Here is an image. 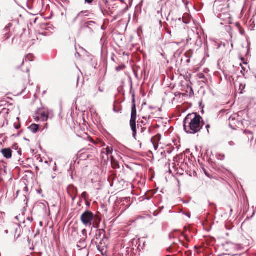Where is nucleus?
Returning <instances> with one entry per match:
<instances>
[{
	"mask_svg": "<svg viewBox=\"0 0 256 256\" xmlns=\"http://www.w3.org/2000/svg\"><path fill=\"white\" fill-rule=\"evenodd\" d=\"M183 123L184 131L190 134L198 133L204 124L202 118L196 113L188 114L184 118Z\"/></svg>",
	"mask_w": 256,
	"mask_h": 256,
	"instance_id": "f257e3e1",
	"label": "nucleus"
},
{
	"mask_svg": "<svg viewBox=\"0 0 256 256\" xmlns=\"http://www.w3.org/2000/svg\"><path fill=\"white\" fill-rule=\"evenodd\" d=\"M80 220L86 227H90L92 226L98 227L100 222L99 218L88 210L82 213L80 216Z\"/></svg>",
	"mask_w": 256,
	"mask_h": 256,
	"instance_id": "f03ea898",
	"label": "nucleus"
},
{
	"mask_svg": "<svg viewBox=\"0 0 256 256\" xmlns=\"http://www.w3.org/2000/svg\"><path fill=\"white\" fill-rule=\"evenodd\" d=\"M132 102L134 103L133 106L132 108L131 118L130 120V126L131 129L132 131L133 136L135 138L136 134V110L135 105V100L133 98Z\"/></svg>",
	"mask_w": 256,
	"mask_h": 256,
	"instance_id": "7ed1b4c3",
	"label": "nucleus"
},
{
	"mask_svg": "<svg viewBox=\"0 0 256 256\" xmlns=\"http://www.w3.org/2000/svg\"><path fill=\"white\" fill-rule=\"evenodd\" d=\"M52 113V112L48 110H40L37 112L38 116H34V120L36 121L40 120L42 122H46Z\"/></svg>",
	"mask_w": 256,
	"mask_h": 256,
	"instance_id": "20e7f679",
	"label": "nucleus"
},
{
	"mask_svg": "<svg viewBox=\"0 0 256 256\" xmlns=\"http://www.w3.org/2000/svg\"><path fill=\"white\" fill-rule=\"evenodd\" d=\"M228 120L229 126L232 130H236L241 124L240 121L239 120V116L236 114L232 115L229 118Z\"/></svg>",
	"mask_w": 256,
	"mask_h": 256,
	"instance_id": "39448f33",
	"label": "nucleus"
},
{
	"mask_svg": "<svg viewBox=\"0 0 256 256\" xmlns=\"http://www.w3.org/2000/svg\"><path fill=\"white\" fill-rule=\"evenodd\" d=\"M1 152L4 157L6 159H10L12 157V151L10 148H4L1 150Z\"/></svg>",
	"mask_w": 256,
	"mask_h": 256,
	"instance_id": "423d86ee",
	"label": "nucleus"
},
{
	"mask_svg": "<svg viewBox=\"0 0 256 256\" xmlns=\"http://www.w3.org/2000/svg\"><path fill=\"white\" fill-rule=\"evenodd\" d=\"M113 152V147L112 146H108L106 148H104L102 151V154H105L107 156L112 154Z\"/></svg>",
	"mask_w": 256,
	"mask_h": 256,
	"instance_id": "0eeeda50",
	"label": "nucleus"
},
{
	"mask_svg": "<svg viewBox=\"0 0 256 256\" xmlns=\"http://www.w3.org/2000/svg\"><path fill=\"white\" fill-rule=\"evenodd\" d=\"M86 238L81 239L78 243L77 247L80 248V250L85 248L86 247L87 244L86 242Z\"/></svg>",
	"mask_w": 256,
	"mask_h": 256,
	"instance_id": "6e6552de",
	"label": "nucleus"
},
{
	"mask_svg": "<svg viewBox=\"0 0 256 256\" xmlns=\"http://www.w3.org/2000/svg\"><path fill=\"white\" fill-rule=\"evenodd\" d=\"M236 84L238 85L240 94H242L244 90L246 88V84L238 81L236 82Z\"/></svg>",
	"mask_w": 256,
	"mask_h": 256,
	"instance_id": "1a4fd4ad",
	"label": "nucleus"
},
{
	"mask_svg": "<svg viewBox=\"0 0 256 256\" xmlns=\"http://www.w3.org/2000/svg\"><path fill=\"white\" fill-rule=\"evenodd\" d=\"M28 128L33 133H36L38 132V126L36 124H32Z\"/></svg>",
	"mask_w": 256,
	"mask_h": 256,
	"instance_id": "9d476101",
	"label": "nucleus"
},
{
	"mask_svg": "<svg viewBox=\"0 0 256 256\" xmlns=\"http://www.w3.org/2000/svg\"><path fill=\"white\" fill-rule=\"evenodd\" d=\"M160 136H156V138H152V140H151V142H152V143L153 144V145H154V148H155V149H156V150L158 148V146L154 144V139H158V140H160Z\"/></svg>",
	"mask_w": 256,
	"mask_h": 256,
	"instance_id": "9b49d317",
	"label": "nucleus"
},
{
	"mask_svg": "<svg viewBox=\"0 0 256 256\" xmlns=\"http://www.w3.org/2000/svg\"><path fill=\"white\" fill-rule=\"evenodd\" d=\"M126 68V66L124 64H122L116 67V71L118 72L120 70H124Z\"/></svg>",
	"mask_w": 256,
	"mask_h": 256,
	"instance_id": "f8f14e48",
	"label": "nucleus"
},
{
	"mask_svg": "<svg viewBox=\"0 0 256 256\" xmlns=\"http://www.w3.org/2000/svg\"><path fill=\"white\" fill-rule=\"evenodd\" d=\"M86 12H79L78 15L76 16V17L75 18V20L78 18L79 17H81V16H83V14L84 13H86Z\"/></svg>",
	"mask_w": 256,
	"mask_h": 256,
	"instance_id": "ddd939ff",
	"label": "nucleus"
},
{
	"mask_svg": "<svg viewBox=\"0 0 256 256\" xmlns=\"http://www.w3.org/2000/svg\"><path fill=\"white\" fill-rule=\"evenodd\" d=\"M27 220L30 222H32L33 219L32 217H28L27 218Z\"/></svg>",
	"mask_w": 256,
	"mask_h": 256,
	"instance_id": "4468645a",
	"label": "nucleus"
},
{
	"mask_svg": "<svg viewBox=\"0 0 256 256\" xmlns=\"http://www.w3.org/2000/svg\"><path fill=\"white\" fill-rule=\"evenodd\" d=\"M82 233L84 235L86 234V229H84L82 230Z\"/></svg>",
	"mask_w": 256,
	"mask_h": 256,
	"instance_id": "2eb2a0df",
	"label": "nucleus"
},
{
	"mask_svg": "<svg viewBox=\"0 0 256 256\" xmlns=\"http://www.w3.org/2000/svg\"><path fill=\"white\" fill-rule=\"evenodd\" d=\"M206 128L207 129V130H208V132H209V128H210V124H207L206 126Z\"/></svg>",
	"mask_w": 256,
	"mask_h": 256,
	"instance_id": "dca6fc26",
	"label": "nucleus"
},
{
	"mask_svg": "<svg viewBox=\"0 0 256 256\" xmlns=\"http://www.w3.org/2000/svg\"><path fill=\"white\" fill-rule=\"evenodd\" d=\"M85 2L88 4H90L92 2V0H85Z\"/></svg>",
	"mask_w": 256,
	"mask_h": 256,
	"instance_id": "f3484780",
	"label": "nucleus"
},
{
	"mask_svg": "<svg viewBox=\"0 0 256 256\" xmlns=\"http://www.w3.org/2000/svg\"><path fill=\"white\" fill-rule=\"evenodd\" d=\"M98 90L100 92H103L104 91V90L103 88H101L100 87H99L98 88Z\"/></svg>",
	"mask_w": 256,
	"mask_h": 256,
	"instance_id": "a211bd4d",
	"label": "nucleus"
},
{
	"mask_svg": "<svg viewBox=\"0 0 256 256\" xmlns=\"http://www.w3.org/2000/svg\"><path fill=\"white\" fill-rule=\"evenodd\" d=\"M86 192H84L82 194V196L83 197H85L86 196Z\"/></svg>",
	"mask_w": 256,
	"mask_h": 256,
	"instance_id": "6ab92c4d",
	"label": "nucleus"
},
{
	"mask_svg": "<svg viewBox=\"0 0 256 256\" xmlns=\"http://www.w3.org/2000/svg\"><path fill=\"white\" fill-rule=\"evenodd\" d=\"M12 24H9L8 25V26H6V29H7L8 28H9V27L11 26H12Z\"/></svg>",
	"mask_w": 256,
	"mask_h": 256,
	"instance_id": "aec40b11",
	"label": "nucleus"
},
{
	"mask_svg": "<svg viewBox=\"0 0 256 256\" xmlns=\"http://www.w3.org/2000/svg\"><path fill=\"white\" fill-rule=\"evenodd\" d=\"M229 144H230V146H233V145H234V142H229Z\"/></svg>",
	"mask_w": 256,
	"mask_h": 256,
	"instance_id": "412c9836",
	"label": "nucleus"
},
{
	"mask_svg": "<svg viewBox=\"0 0 256 256\" xmlns=\"http://www.w3.org/2000/svg\"><path fill=\"white\" fill-rule=\"evenodd\" d=\"M186 216L188 217V218H190V214H186Z\"/></svg>",
	"mask_w": 256,
	"mask_h": 256,
	"instance_id": "4be33fe9",
	"label": "nucleus"
},
{
	"mask_svg": "<svg viewBox=\"0 0 256 256\" xmlns=\"http://www.w3.org/2000/svg\"><path fill=\"white\" fill-rule=\"evenodd\" d=\"M143 118H144V120H147V117H144H144H143Z\"/></svg>",
	"mask_w": 256,
	"mask_h": 256,
	"instance_id": "5701e85b",
	"label": "nucleus"
},
{
	"mask_svg": "<svg viewBox=\"0 0 256 256\" xmlns=\"http://www.w3.org/2000/svg\"><path fill=\"white\" fill-rule=\"evenodd\" d=\"M200 75V78H202L203 76H204V75L202 74H201Z\"/></svg>",
	"mask_w": 256,
	"mask_h": 256,
	"instance_id": "b1692460",
	"label": "nucleus"
},
{
	"mask_svg": "<svg viewBox=\"0 0 256 256\" xmlns=\"http://www.w3.org/2000/svg\"><path fill=\"white\" fill-rule=\"evenodd\" d=\"M120 0L121 2H124V0Z\"/></svg>",
	"mask_w": 256,
	"mask_h": 256,
	"instance_id": "393cba45",
	"label": "nucleus"
},
{
	"mask_svg": "<svg viewBox=\"0 0 256 256\" xmlns=\"http://www.w3.org/2000/svg\"><path fill=\"white\" fill-rule=\"evenodd\" d=\"M18 128H19V127H18V126H16V129H18Z\"/></svg>",
	"mask_w": 256,
	"mask_h": 256,
	"instance_id": "a878e982",
	"label": "nucleus"
},
{
	"mask_svg": "<svg viewBox=\"0 0 256 256\" xmlns=\"http://www.w3.org/2000/svg\"><path fill=\"white\" fill-rule=\"evenodd\" d=\"M40 224L42 225V222H40Z\"/></svg>",
	"mask_w": 256,
	"mask_h": 256,
	"instance_id": "bb28decb",
	"label": "nucleus"
}]
</instances>
